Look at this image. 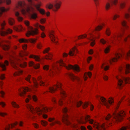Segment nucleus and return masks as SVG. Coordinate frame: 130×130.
I'll use <instances>...</instances> for the list:
<instances>
[{"mask_svg":"<svg viewBox=\"0 0 130 130\" xmlns=\"http://www.w3.org/2000/svg\"><path fill=\"white\" fill-rule=\"evenodd\" d=\"M18 124V123L17 122H16L15 123L12 124H9V129L14 127L15 125H17Z\"/></svg>","mask_w":130,"mask_h":130,"instance_id":"obj_46","label":"nucleus"},{"mask_svg":"<svg viewBox=\"0 0 130 130\" xmlns=\"http://www.w3.org/2000/svg\"><path fill=\"white\" fill-rule=\"evenodd\" d=\"M30 3V5L26 4L24 1H19L18 2L17 7L20 9L22 14L25 15L29 13L30 8H32L31 5H33L32 0H27Z\"/></svg>","mask_w":130,"mask_h":130,"instance_id":"obj_3","label":"nucleus"},{"mask_svg":"<svg viewBox=\"0 0 130 130\" xmlns=\"http://www.w3.org/2000/svg\"><path fill=\"white\" fill-rule=\"evenodd\" d=\"M97 98L99 100H100L104 104L107 108L109 107V104H111L113 103V99L112 98H110L107 102L106 99L103 97L98 96Z\"/></svg>","mask_w":130,"mask_h":130,"instance_id":"obj_13","label":"nucleus"},{"mask_svg":"<svg viewBox=\"0 0 130 130\" xmlns=\"http://www.w3.org/2000/svg\"><path fill=\"white\" fill-rule=\"evenodd\" d=\"M120 17V15L117 14L115 15L113 18V20H115L117 18H119Z\"/></svg>","mask_w":130,"mask_h":130,"instance_id":"obj_60","label":"nucleus"},{"mask_svg":"<svg viewBox=\"0 0 130 130\" xmlns=\"http://www.w3.org/2000/svg\"><path fill=\"white\" fill-rule=\"evenodd\" d=\"M61 2L59 1H55L53 3V4L49 3L46 5V8L51 9L54 7L55 8L53 9V10L55 11H57L58 9H59L60 5Z\"/></svg>","mask_w":130,"mask_h":130,"instance_id":"obj_10","label":"nucleus"},{"mask_svg":"<svg viewBox=\"0 0 130 130\" xmlns=\"http://www.w3.org/2000/svg\"><path fill=\"white\" fill-rule=\"evenodd\" d=\"M0 92L1 97L3 98L4 97V95H5L4 92L3 91H1Z\"/></svg>","mask_w":130,"mask_h":130,"instance_id":"obj_62","label":"nucleus"},{"mask_svg":"<svg viewBox=\"0 0 130 130\" xmlns=\"http://www.w3.org/2000/svg\"><path fill=\"white\" fill-rule=\"evenodd\" d=\"M19 41L20 43L27 42H28V41L27 40L23 38L19 39Z\"/></svg>","mask_w":130,"mask_h":130,"instance_id":"obj_44","label":"nucleus"},{"mask_svg":"<svg viewBox=\"0 0 130 130\" xmlns=\"http://www.w3.org/2000/svg\"><path fill=\"white\" fill-rule=\"evenodd\" d=\"M90 41H92L90 43V45L92 46H93L95 44V40L93 38L90 39Z\"/></svg>","mask_w":130,"mask_h":130,"instance_id":"obj_45","label":"nucleus"},{"mask_svg":"<svg viewBox=\"0 0 130 130\" xmlns=\"http://www.w3.org/2000/svg\"><path fill=\"white\" fill-rule=\"evenodd\" d=\"M106 33L107 35L108 36L110 35V31L109 28H107V29L106 31Z\"/></svg>","mask_w":130,"mask_h":130,"instance_id":"obj_48","label":"nucleus"},{"mask_svg":"<svg viewBox=\"0 0 130 130\" xmlns=\"http://www.w3.org/2000/svg\"><path fill=\"white\" fill-rule=\"evenodd\" d=\"M25 79L30 83H31V81H32L34 84V86L36 88L38 87V84L36 80L34 78L32 77L30 75H29L27 77L25 78Z\"/></svg>","mask_w":130,"mask_h":130,"instance_id":"obj_16","label":"nucleus"},{"mask_svg":"<svg viewBox=\"0 0 130 130\" xmlns=\"http://www.w3.org/2000/svg\"><path fill=\"white\" fill-rule=\"evenodd\" d=\"M87 121H89L90 123L92 124L93 127L96 130H105L104 124H101L94 122L93 120L90 119V117L89 115L87 116L85 118L84 120L81 119L79 122L81 123H85Z\"/></svg>","mask_w":130,"mask_h":130,"instance_id":"obj_4","label":"nucleus"},{"mask_svg":"<svg viewBox=\"0 0 130 130\" xmlns=\"http://www.w3.org/2000/svg\"><path fill=\"white\" fill-rule=\"evenodd\" d=\"M121 23L122 26L125 28H127L128 27V26L126 24V22L124 20H122L121 21Z\"/></svg>","mask_w":130,"mask_h":130,"instance_id":"obj_34","label":"nucleus"},{"mask_svg":"<svg viewBox=\"0 0 130 130\" xmlns=\"http://www.w3.org/2000/svg\"><path fill=\"white\" fill-rule=\"evenodd\" d=\"M125 113L123 111H120L117 112L116 111L113 113V118H111V116L109 114H108L107 117L105 118V119L108 123L110 125L111 124V122L114 119L115 121H120L123 118L125 115Z\"/></svg>","mask_w":130,"mask_h":130,"instance_id":"obj_2","label":"nucleus"},{"mask_svg":"<svg viewBox=\"0 0 130 130\" xmlns=\"http://www.w3.org/2000/svg\"><path fill=\"white\" fill-rule=\"evenodd\" d=\"M49 37L51 39V41L52 42H54L55 43H57V41H55V37L53 34V31H52L50 32L49 34Z\"/></svg>","mask_w":130,"mask_h":130,"instance_id":"obj_25","label":"nucleus"},{"mask_svg":"<svg viewBox=\"0 0 130 130\" xmlns=\"http://www.w3.org/2000/svg\"><path fill=\"white\" fill-rule=\"evenodd\" d=\"M5 24L6 23L4 21L0 22V26L1 29L0 30V33L2 36L6 35L8 34V31L4 29V27Z\"/></svg>","mask_w":130,"mask_h":130,"instance_id":"obj_15","label":"nucleus"},{"mask_svg":"<svg viewBox=\"0 0 130 130\" xmlns=\"http://www.w3.org/2000/svg\"><path fill=\"white\" fill-rule=\"evenodd\" d=\"M105 64V63H103L102 64L101 67L103 69L105 70L106 71L108 69L109 67V66H106L105 67L104 66Z\"/></svg>","mask_w":130,"mask_h":130,"instance_id":"obj_35","label":"nucleus"},{"mask_svg":"<svg viewBox=\"0 0 130 130\" xmlns=\"http://www.w3.org/2000/svg\"><path fill=\"white\" fill-rule=\"evenodd\" d=\"M110 50V47L108 46L104 50V52L105 53H108Z\"/></svg>","mask_w":130,"mask_h":130,"instance_id":"obj_47","label":"nucleus"},{"mask_svg":"<svg viewBox=\"0 0 130 130\" xmlns=\"http://www.w3.org/2000/svg\"><path fill=\"white\" fill-rule=\"evenodd\" d=\"M69 102L70 103H73L75 104L77 107H79L83 103L81 101L78 102L77 101H74L73 100H70L69 101Z\"/></svg>","mask_w":130,"mask_h":130,"instance_id":"obj_21","label":"nucleus"},{"mask_svg":"<svg viewBox=\"0 0 130 130\" xmlns=\"http://www.w3.org/2000/svg\"><path fill=\"white\" fill-rule=\"evenodd\" d=\"M58 65H57V64L56 63L53 66V69L54 71H51L50 73H52L53 74H54L55 73V72L56 71V70H59V68L58 67Z\"/></svg>","mask_w":130,"mask_h":130,"instance_id":"obj_28","label":"nucleus"},{"mask_svg":"<svg viewBox=\"0 0 130 130\" xmlns=\"http://www.w3.org/2000/svg\"><path fill=\"white\" fill-rule=\"evenodd\" d=\"M108 77L106 75H104L103 76V78L105 80H107L108 79Z\"/></svg>","mask_w":130,"mask_h":130,"instance_id":"obj_59","label":"nucleus"},{"mask_svg":"<svg viewBox=\"0 0 130 130\" xmlns=\"http://www.w3.org/2000/svg\"><path fill=\"white\" fill-rule=\"evenodd\" d=\"M6 9L4 7H0V16H1L2 14V12L6 11Z\"/></svg>","mask_w":130,"mask_h":130,"instance_id":"obj_39","label":"nucleus"},{"mask_svg":"<svg viewBox=\"0 0 130 130\" xmlns=\"http://www.w3.org/2000/svg\"><path fill=\"white\" fill-rule=\"evenodd\" d=\"M122 79H120L118 77L117 78L118 80V85L119 88L123 86L124 84L130 83V78L128 77H122Z\"/></svg>","mask_w":130,"mask_h":130,"instance_id":"obj_12","label":"nucleus"},{"mask_svg":"<svg viewBox=\"0 0 130 130\" xmlns=\"http://www.w3.org/2000/svg\"><path fill=\"white\" fill-rule=\"evenodd\" d=\"M55 118H50L48 119V121L51 122L54 120H55Z\"/></svg>","mask_w":130,"mask_h":130,"instance_id":"obj_64","label":"nucleus"},{"mask_svg":"<svg viewBox=\"0 0 130 130\" xmlns=\"http://www.w3.org/2000/svg\"><path fill=\"white\" fill-rule=\"evenodd\" d=\"M52 55L48 53L47 55L45 57V58L47 59H51L52 58Z\"/></svg>","mask_w":130,"mask_h":130,"instance_id":"obj_41","label":"nucleus"},{"mask_svg":"<svg viewBox=\"0 0 130 130\" xmlns=\"http://www.w3.org/2000/svg\"><path fill=\"white\" fill-rule=\"evenodd\" d=\"M124 35L126 36V37L124 39V41H126L127 40V38H130V35L127 34L125 32H124L123 31L122 33L117 34H114L111 37L110 40L112 42H113L114 41L117 40H119Z\"/></svg>","mask_w":130,"mask_h":130,"instance_id":"obj_7","label":"nucleus"},{"mask_svg":"<svg viewBox=\"0 0 130 130\" xmlns=\"http://www.w3.org/2000/svg\"><path fill=\"white\" fill-rule=\"evenodd\" d=\"M39 27L40 29L42 31H44V29H45V27L44 26L41 25H39Z\"/></svg>","mask_w":130,"mask_h":130,"instance_id":"obj_54","label":"nucleus"},{"mask_svg":"<svg viewBox=\"0 0 130 130\" xmlns=\"http://www.w3.org/2000/svg\"><path fill=\"white\" fill-rule=\"evenodd\" d=\"M49 68V66L48 65H45L43 67L44 69L47 70H48Z\"/></svg>","mask_w":130,"mask_h":130,"instance_id":"obj_53","label":"nucleus"},{"mask_svg":"<svg viewBox=\"0 0 130 130\" xmlns=\"http://www.w3.org/2000/svg\"><path fill=\"white\" fill-rule=\"evenodd\" d=\"M88 105H90L91 107V110H92L93 109V106L90 103H89L88 102H86L85 103L83 104V107L84 108H85L88 106Z\"/></svg>","mask_w":130,"mask_h":130,"instance_id":"obj_27","label":"nucleus"},{"mask_svg":"<svg viewBox=\"0 0 130 130\" xmlns=\"http://www.w3.org/2000/svg\"><path fill=\"white\" fill-rule=\"evenodd\" d=\"M17 31H21L23 29V27L22 26L20 25V26H19L17 28Z\"/></svg>","mask_w":130,"mask_h":130,"instance_id":"obj_55","label":"nucleus"},{"mask_svg":"<svg viewBox=\"0 0 130 130\" xmlns=\"http://www.w3.org/2000/svg\"><path fill=\"white\" fill-rule=\"evenodd\" d=\"M58 64H59V66L65 67L68 70L73 69L74 71L76 72H78L80 71L79 67L78 66L75 65L73 66L69 64L68 66H67L62 60H60L58 63Z\"/></svg>","mask_w":130,"mask_h":130,"instance_id":"obj_8","label":"nucleus"},{"mask_svg":"<svg viewBox=\"0 0 130 130\" xmlns=\"http://www.w3.org/2000/svg\"><path fill=\"white\" fill-rule=\"evenodd\" d=\"M24 23L28 28L30 29V30L28 31L26 34L27 36L28 37L30 35L34 36L38 34L39 32L37 28L39 27V25H40L38 23H36L34 24V26L36 28L33 29L32 27L29 25V22L28 21H26Z\"/></svg>","mask_w":130,"mask_h":130,"instance_id":"obj_6","label":"nucleus"},{"mask_svg":"<svg viewBox=\"0 0 130 130\" xmlns=\"http://www.w3.org/2000/svg\"><path fill=\"white\" fill-rule=\"evenodd\" d=\"M29 64L30 66H33L34 68L35 69H38L40 67L39 64H35L33 61H31L29 62Z\"/></svg>","mask_w":130,"mask_h":130,"instance_id":"obj_22","label":"nucleus"},{"mask_svg":"<svg viewBox=\"0 0 130 130\" xmlns=\"http://www.w3.org/2000/svg\"><path fill=\"white\" fill-rule=\"evenodd\" d=\"M120 7L122 8H123L125 6V3L123 2H119Z\"/></svg>","mask_w":130,"mask_h":130,"instance_id":"obj_37","label":"nucleus"},{"mask_svg":"<svg viewBox=\"0 0 130 130\" xmlns=\"http://www.w3.org/2000/svg\"><path fill=\"white\" fill-rule=\"evenodd\" d=\"M87 35L86 34H85L84 35H81L79 36L78 37V39L83 38H86V37Z\"/></svg>","mask_w":130,"mask_h":130,"instance_id":"obj_49","label":"nucleus"},{"mask_svg":"<svg viewBox=\"0 0 130 130\" xmlns=\"http://www.w3.org/2000/svg\"><path fill=\"white\" fill-rule=\"evenodd\" d=\"M33 100L35 101H36L37 100V98L36 96L35 95H33L32 96Z\"/></svg>","mask_w":130,"mask_h":130,"instance_id":"obj_56","label":"nucleus"},{"mask_svg":"<svg viewBox=\"0 0 130 130\" xmlns=\"http://www.w3.org/2000/svg\"><path fill=\"white\" fill-rule=\"evenodd\" d=\"M127 129H130V125H128L126 127H123L119 130H127Z\"/></svg>","mask_w":130,"mask_h":130,"instance_id":"obj_42","label":"nucleus"},{"mask_svg":"<svg viewBox=\"0 0 130 130\" xmlns=\"http://www.w3.org/2000/svg\"><path fill=\"white\" fill-rule=\"evenodd\" d=\"M31 96L30 95H29L28 96V98H27L25 100L26 102L27 103L28 102L29 100L31 99Z\"/></svg>","mask_w":130,"mask_h":130,"instance_id":"obj_50","label":"nucleus"},{"mask_svg":"<svg viewBox=\"0 0 130 130\" xmlns=\"http://www.w3.org/2000/svg\"><path fill=\"white\" fill-rule=\"evenodd\" d=\"M10 62L11 65L13 68L17 69V71L14 73L15 75H18L21 74L23 73V71L20 70L18 68L20 66L21 68H24L26 66L27 64L26 62L21 61L20 59L16 58H14V60H11L9 57V63Z\"/></svg>","mask_w":130,"mask_h":130,"instance_id":"obj_1","label":"nucleus"},{"mask_svg":"<svg viewBox=\"0 0 130 130\" xmlns=\"http://www.w3.org/2000/svg\"><path fill=\"white\" fill-rule=\"evenodd\" d=\"M30 57L31 58L34 59L35 60L37 61H39L41 60V59L38 56L31 55L30 56Z\"/></svg>","mask_w":130,"mask_h":130,"instance_id":"obj_29","label":"nucleus"},{"mask_svg":"<svg viewBox=\"0 0 130 130\" xmlns=\"http://www.w3.org/2000/svg\"><path fill=\"white\" fill-rule=\"evenodd\" d=\"M75 50H76V51L77 52V50L75 48H74L72 49V50H70L69 53V55L71 56L75 55Z\"/></svg>","mask_w":130,"mask_h":130,"instance_id":"obj_30","label":"nucleus"},{"mask_svg":"<svg viewBox=\"0 0 130 130\" xmlns=\"http://www.w3.org/2000/svg\"><path fill=\"white\" fill-rule=\"evenodd\" d=\"M118 3V0H109L106 2L105 4V9L107 10L110 8L111 5L113 4L115 5Z\"/></svg>","mask_w":130,"mask_h":130,"instance_id":"obj_17","label":"nucleus"},{"mask_svg":"<svg viewBox=\"0 0 130 130\" xmlns=\"http://www.w3.org/2000/svg\"><path fill=\"white\" fill-rule=\"evenodd\" d=\"M15 14L18 21L19 22L22 21L23 20V18L20 16L19 12H15Z\"/></svg>","mask_w":130,"mask_h":130,"instance_id":"obj_24","label":"nucleus"},{"mask_svg":"<svg viewBox=\"0 0 130 130\" xmlns=\"http://www.w3.org/2000/svg\"><path fill=\"white\" fill-rule=\"evenodd\" d=\"M31 89L28 87L22 88L19 89V94L21 96H24V95L26 92L28 91H30Z\"/></svg>","mask_w":130,"mask_h":130,"instance_id":"obj_18","label":"nucleus"},{"mask_svg":"<svg viewBox=\"0 0 130 130\" xmlns=\"http://www.w3.org/2000/svg\"><path fill=\"white\" fill-rule=\"evenodd\" d=\"M119 69L121 72L123 71L125 72V74H127L130 72V66L128 64H126L120 67Z\"/></svg>","mask_w":130,"mask_h":130,"instance_id":"obj_14","label":"nucleus"},{"mask_svg":"<svg viewBox=\"0 0 130 130\" xmlns=\"http://www.w3.org/2000/svg\"><path fill=\"white\" fill-rule=\"evenodd\" d=\"M7 114L5 113L0 112V115L2 117H5L7 115Z\"/></svg>","mask_w":130,"mask_h":130,"instance_id":"obj_58","label":"nucleus"},{"mask_svg":"<svg viewBox=\"0 0 130 130\" xmlns=\"http://www.w3.org/2000/svg\"><path fill=\"white\" fill-rule=\"evenodd\" d=\"M55 123H57L59 125H60V124L61 123L60 122L58 121H55L54 122L51 123L50 124V125L51 126H53L54 125Z\"/></svg>","mask_w":130,"mask_h":130,"instance_id":"obj_43","label":"nucleus"},{"mask_svg":"<svg viewBox=\"0 0 130 130\" xmlns=\"http://www.w3.org/2000/svg\"><path fill=\"white\" fill-rule=\"evenodd\" d=\"M100 42L103 44H105L106 42V41L103 39L100 40Z\"/></svg>","mask_w":130,"mask_h":130,"instance_id":"obj_57","label":"nucleus"},{"mask_svg":"<svg viewBox=\"0 0 130 130\" xmlns=\"http://www.w3.org/2000/svg\"><path fill=\"white\" fill-rule=\"evenodd\" d=\"M38 81L40 85L44 86L45 85L44 81L43 80L41 77L38 78Z\"/></svg>","mask_w":130,"mask_h":130,"instance_id":"obj_32","label":"nucleus"},{"mask_svg":"<svg viewBox=\"0 0 130 130\" xmlns=\"http://www.w3.org/2000/svg\"><path fill=\"white\" fill-rule=\"evenodd\" d=\"M129 12H130V6L125 11L124 15L126 19H128L130 17V15L128 13Z\"/></svg>","mask_w":130,"mask_h":130,"instance_id":"obj_26","label":"nucleus"},{"mask_svg":"<svg viewBox=\"0 0 130 130\" xmlns=\"http://www.w3.org/2000/svg\"><path fill=\"white\" fill-rule=\"evenodd\" d=\"M87 75L90 78L92 75V73L90 72H88V73H86L84 75V79L85 80H86L87 77L86 75Z\"/></svg>","mask_w":130,"mask_h":130,"instance_id":"obj_31","label":"nucleus"},{"mask_svg":"<svg viewBox=\"0 0 130 130\" xmlns=\"http://www.w3.org/2000/svg\"><path fill=\"white\" fill-rule=\"evenodd\" d=\"M26 107L32 113H37L39 115L42 114V112H48L52 109V108L51 107L48 108L44 106L42 107V109H41L38 107H36L35 109L31 105L29 104H27Z\"/></svg>","mask_w":130,"mask_h":130,"instance_id":"obj_5","label":"nucleus"},{"mask_svg":"<svg viewBox=\"0 0 130 130\" xmlns=\"http://www.w3.org/2000/svg\"><path fill=\"white\" fill-rule=\"evenodd\" d=\"M30 14L31 17L32 19H35L37 17V14L33 12Z\"/></svg>","mask_w":130,"mask_h":130,"instance_id":"obj_38","label":"nucleus"},{"mask_svg":"<svg viewBox=\"0 0 130 130\" xmlns=\"http://www.w3.org/2000/svg\"><path fill=\"white\" fill-rule=\"evenodd\" d=\"M41 122V124L44 126H45L47 124V122L44 121H42Z\"/></svg>","mask_w":130,"mask_h":130,"instance_id":"obj_51","label":"nucleus"},{"mask_svg":"<svg viewBox=\"0 0 130 130\" xmlns=\"http://www.w3.org/2000/svg\"><path fill=\"white\" fill-rule=\"evenodd\" d=\"M63 112L64 113L62 117V122L68 125L70 124L69 120V117L68 115L66 113L68 111L66 107L62 109Z\"/></svg>","mask_w":130,"mask_h":130,"instance_id":"obj_11","label":"nucleus"},{"mask_svg":"<svg viewBox=\"0 0 130 130\" xmlns=\"http://www.w3.org/2000/svg\"><path fill=\"white\" fill-rule=\"evenodd\" d=\"M11 104L12 106L15 108H18L19 107V106L15 102H12Z\"/></svg>","mask_w":130,"mask_h":130,"instance_id":"obj_40","label":"nucleus"},{"mask_svg":"<svg viewBox=\"0 0 130 130\" xmlns=\"http://www.w3.org/2000/svg\"><path fill=\"white\" fill-rule=\"evenodd\" d=\"M41 5V4L40 2H39L38 4H34V5L36 7L37 10L41 14H43L45 13V11L43 9L40 8V6Z\"/></svg>","mask_w":130,"mask_h":130,"instance_id":"obj_19","label":"nucleus"},{"mask_svg":"<svg viewBox=\"0 0 130 130\" xmlns=\"http://www.w3.org/2000/svg\"><path fill=\"white\" fill-rule=\"evenodd\" d=\"M103 26H104V25L103 24L102 26H98L96 27H95L94 30L95 31H99L101 30L103 28Z\"/></svg>","mask_w":130,"mask_h":130,"instance_id":"obj_36","label":"nucleus"},{"mask_svg":"<svg viewBox=\"0 0 130 130\" xmlns=\"http://www.w3.org/2000/svg\"><path fill=\"white\" fill-rule=\"evenodd\" d=\"M61 83H58L56 85H55L53 87H49V91L51 92H54L57 90V89H59L60 90V94L62 96L64 97L66 96V94L64 91L61 88Z\"/></svg>","mask_w":130,"mask_h":130,"instance_id":"obj_9","label":"nucleus"},{"mask_svg":"<svg viewBox=\"0 0 130 130\" xmlns=\"http://www.w3.org/2000/svg\"><path fill=\"white\" fill-rule=\"evenodd\" d=\"M8 65V61H6L5 62V64L2 63H0V67L3 71L5 70L6 69V65Z\"/></svg>","mask_w":130,"mask_h":130,"instance_id":"obj_23","label":"nucleus"},{"mask_svg":"<svg viewBox=\"0 0 130 130\" xmlns=\"http://www.w3.org/2000/svg\"><path fill=\"white\" fill-rule=\"evenodd\" d=\"M9 24L11 25H13L14 23V20L12 18H9Z\"/></svg>","mask_w":130,"mask_h":130,"instance_id":"obj_33","label":"nucleus"},{"mask_svg":"<svg viewBox=\"0 0 130 130\" xmlns=\"http://www.w3.org/2000/svg\"><path fill=\"white\" fill-rule=\"evenodd\" d=\"M0 105L2 107H4L5 105V104L4 102H1L0 103Z\"/></svg>","mask_w":130,"mask_h":130,"instance_id":"obj_63","label":"nucleus"},{"mask_svg":"<svg viewBox=\"0 0 130 130\" xmlns=\"http://www.w3.org/2000/svg\"><path fill=\"white\" fill-rule=\"evenodd\" d=\"M46 21V20L45 19L42 18L40 19V21L41 24L44 23Z\"/></svg>","mask_w":130,"mask_h":130,"instance_id":"obj_52","label":"nucleus"},{"mask_svg":"<svg viewBox=\"0 0 130 130\" xmlns=\"http://www.w3.org/2000/svg\"><path fill=\"white\" fill-rule=\"evenodd\" d=\"M0 77L1 79H4L5 77L4 75L3 74H1Z\"/></svg>","mask_w":130,"mask_h":130,"instance_id":"obj_61","label":"nucleus"},{"mask_svg":"<svg viewBox=\"0 0 130 130\" xmlns=\"http://www.w3.org/2000/svg\"><path fill=\"white\" fill-rule=\"evenodd\" d=\"M67 75L73 81L76 80L78 81H79L80 80V79L78 77L75 76L71 73H68L67 74Z\"/></svg>","mask_w":130,"mask_h":130,"instance_id":"obj_20","label":"nucleus"}]
</instances>
